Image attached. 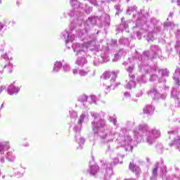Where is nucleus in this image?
<instances>
[{"instance_id":"obj_1","label":"nucleus","mask_w":180,"mask_h":180,"mask_svg":"<svg viewBox=\"0 0 180 180\" xmlns=\"http://www.w3.org/2000/svg\"><path fill=\"white\" fill-rule=\"evenodd\" d=\"M91 117L94 120L91 122L93 131L104 140L105 143H110V141H113L115 137H117L116 139L117 147H124L125 150H128L129 147L133 148V146L131 145L133 139H131L130 136L119 135L115 132L108 134V131L105 130L106 122L99 117V114L91 112Z\"/></svg>"},{"instance_id":"obj_2","label":"nucleus","mask_w":180,"mask_h":180,"mask_svg":"<svg viewBox=\"0 0 180 180\" xmlns=\"http://www.w3.org/2000/svg\"><path fill=\"white\" fill-rule=\"evenodd\" d=\"M134 136L136 137L137 141H141V139L145 134V141L149 146L154 144L155 140L161 136V132L160 130L153 128L148 129L147 125H139L138 128L134 130Z\"/></svg>"},{"instance_id":"obj_3","label":"nucleus","mask_w":180,"mask_h":180,"mask_svg":"<svg viewBox=\"0 0 180 180\" xmlns=\"http://www.w3.org/2000/svg\"><path fill=\"white\" fill-rule=\"evenodd\" d=\"M91 46H95V41L86 42L83 44H73L72 49L77 56V60H76V64L77 65H85L87 60L85 57H86V52L88 49H91Z\"/></svg>"},{"instance_id":"obj_4","label":"nucleus","mask_w":180,"mask_h":180,"mask_svg":"<svg viewBox=\"0 0 180 180\" xmlns=\"http://www.w3.org/2000/svg\"><path fill=\"white\" fill-rule=\"evenodd\" d=\"M101 20V22H108L110 20V17L107 14H103L100 18L98 17L89 18L86 22L84 24V28L82 32V34H86L89 31V26L91 25H96L98 20Z\"/></svg>"},{"instance_id":"obj_5","label":"nucleus","mask_w":180,"mask_h":180,"mask_svg":"<svg viewBox=\"0 0 180 180\" xmlns=\"http://www.w3.org/2000/svg\"><path fill=\"white\" fill-rule=\"evenodd\" d=\"M102 78L104 80L103 86L105 94H109L110 92V86H112V82H115L116 79V74L115 72L112 73L109 72H105L103 74Z\"/></svg>"},{"instance_id":"obj_6","label":"nucleus","mask_w":180,"mask_h":180,"mask_svg":"<svg viewBox=\"0 0 180 180\" xmlns=\"http://www.w3.org/2000/svg\"><path fill=\"white\" fill-rule=\"evenodd\" d=\"M99 176H103V180H110L113 176V169L108 165H104L103 168L100 169Z\"/></svg>"},{"instance_id":"obj_7","label":"nucleus","mask_w":180,"mask_h":180,"mask_svg":"<svg viewBox=\"0 0 180 180\" xmlns=\"http://www.w3.org/2000/svg\"><path fill=\"white\" fill-rule=\"evenodd\" d=\"M71 32H72V30L66 29L63 32H62L60 37L63 40H65V43L75 40V37L74 34H71Z\"/></svg>"},{"instance_id":"obj_8","label":"nucleus","mask_w":180,"mask_h":180,"mask_svg":"<svg viewBox=\"0 0 180 180\" xmlns=\"http://www.w3.org/2000/svg\"><path fill=\"white\" fill-rule=\"evenodd\" d=\"M168 133L169 134V139H172V140H173V142L172 143H169L170 147H172V146H176L180 151V136H178V134L176 132L172 131Z\"/></svg>"},{"instance_id":"obj_9","label":"nucleus","mask_w":180,"mask_h":180,"mask_svg":"<svg viewBox=\"0 0 180 180\" xmlns=\"http://www.w3.org/2000/svg\"><path fill=\"white\" fill-rule=\"evenodd\" d=\"M85 119H88V114H82L79 118L78 125L75 127L74 131L76 133H79L81 131L82 123H84V120H85Z\"/></svg>"},{"instance_id":"obj_10","label":"nucleus","mask_w":180,"mask_h":180,"mask_svg":"<svg viewBox=\"0 0 180 180\" xmlns=\"http://www.w3.org/2000/svg\"><path fill=\"white\" fill-rule=\"evenodd\" d=\"M20 91V87L19 86H15V83L11 84L8 87V95H18Z\"/></svg>"},{"instance_id":"obj_11","label":"nucleus","mask_w":180,"mask_h":180,"mask_svg":"<svg viewBox=\"0 0 180 180\" xmlns=\"http://www.w3.org/2000/svg\"><path fill=\"white\" fill-rule=\"evenodd\" d=\"M127 89H132V88H136V82L134 81V75H129V79L127 80V84L125 85Z\"/></svg>"},{"instance_id":"obj_12","label":"nucleus","mask_w":180,"mask_h":180,"mask_svg":"<svg viewBox=\"0 0 180 180\" xmlns=\"http://www.w3.org/2000/svg\"><path fill=\"white\" fill-rule=\"evenodd\" d=\"M158 74L162 75V77H160L158 79L159 82H165V77H168V75H169V72L167 69L159 70Z\"/></svg>"},{"instance_id":"obj_13","label":"nucleus","mask_w":180,"mask_h":180,"mask_svg":"<svg viewBox=\"0 0 180 180\" xmlns=\"http://www.w3.org/2000/svg\"><path fill=\"white\" fill-rule=\"evenodd\" d=\"M99 172H100L99 166L96 165H91L88 169L89 174H90V175H94V176L96 175V174H98V175H99Z\"/></svg>"},{"instance_id":"obj_14","label":"nucleus","mask_w":180,"mask_h":180,"mask_svg":"<svg viewBox=\"0 0 180 180\" xmlns=\"http://www.w3.org/2000/svg\"><path fill=\"white\" fill-rule=\"evenodd\" d=\"M179 75H180V69L177 68L175 70V72L173 76V79H174L176 85H177V86H180Z\"/></svg>"},{"instance_id":"obj_15","label":"nucleus","mask_w":180,"mask_h":180,"mask_svg":"<svg viewBox=\"0 0 180 180\" xmlns=\"http://www.w3.org/2000/svg\"><path fill=\"white\" fill-rule=\"evenodd\" d=\"M129 168L130 171H132V172H135L136 175H139V174L141 172L140 167L131 162H130Z\"/></svg>"},{"instance_id":"obj_16","label":"nucleus","mask_w":180,"mask_h":180,"mask_svg":"<svg viewBox=\"0 0 180 180\" xmlns=\"http://www.w3.org/2000/svg\"><path fill=\"white\" fill-rule=\"evenodd\" d=\"M11 146H9V142L8 141H4V142H1L0 143V153L4 154V150H8Z\"/></svg>"},{"instance_id":"obj_17","label":"nucleus","mask_w":180,"mask_h":180,"mask_svg":"<svg viewBox=\"0 0 180 180\" xmlns=\"http://www.w3.org/2000/svg\"><path fill=\"white\" fill-rule=\"evenodd\" d=\"M63 67V63L61 61H56L54 63L53 72H58Z\"/></svg>"},{"instance_id":"obj_18","label":"nucleus","mask_w":180,"mask_h":180,"mask_svg":"<svg viewBox=\"0 0 180 180\" xmlns=\"http://www.w3.org/2000/svg\"><path fill=\"white\" fill-rule=\"evenodd\" d=\"M154 112V107L153 105H148L143 108V113L146 115H151Z\"/></svg>"},{"instance_id":"obj_19","label":"nucleus","mask_w":180,"mask_h":180,"mask_svg":"<svg viewBox=\"0 0 180 180\" xmlns=\"http://www.w3.org/2000/svg\"><path fill=\"white\" fill-rule=\"evenodd\" d=\"M70 5L75 9L81 8V3L78 0H70Z\"/></svg>"},{"instance_id":"obj_20","label":"nucleus","mask_w":180,"mask_h":180,"mask_svg":"<svg viewBox=\"0 0 180 180\" xmlns=\"http://www.w3.org/2000/svg\"><path fill=\"white\" fill-rule=\"evenodd\" d=\"M6 159L10 162H13V161H15V160H16V156L15 155V154H13V153L8 152V153H7Z\"/></svg>"},{"instance_id":"obj_21","label":"nucleus","mask_w":180,"mask_h":180,"mask_svg":"<svg viewBox=\"0 0 180 180\" xmlns=\"http://www.w3.org/2000/svg\"><path fill=\"white\" fill-rule=\"evenodd\" d=\"M76 141L79 146H84L85 143V139L82 138L79 135L75 136Z\"/></svg>"},{"instance_id":"obj_22","label":"nucleus","mask_w":180,"mask_h":180,"mask_svg":"<svg viewBox=\"0 0 180 180\" xmlns=\"http://www.w3.org/2000/svg\"><path fill=\"white\" fill-rule=\"evenodd\" d=\"M88 72H89V69L86 68V69H79V75L80 77H85L86 75H88Z\"/></svg>"},{"instance_id":"obj_23","label":"nucleus","mask_w":180,"mask_h":180,"mask_svg":"<svg viewBox=\"0 0 180 180\" xmlns=\"http://www.w3.org/2000/svg\"><path fill=\"white\" fill-rule=\"evenodd\" d=\"M149 96H151L152 98H155L157 95H158V91H157V89L153 88L150 92L148 93Z\"/></svg>"},{"instance_id":"obj_24","label":"nucleus","mask_w":180,"mask_h":180,"mask_svg":"<svg viewBox=\"0 0 180 180\" xmlns=\"http://www.w3.org/2000/svg\"><path fill=\"white\" fill-rule=\"evenodd\" d=\"M158 171V164H156L155 167L153 169L152 174H153V176L150 177V180H153L155 176H157V172Z\"/></svg>"},{"instance_id":"obj_25","label":"nucleus","mask_w":180,"mask_h":180,"mask_svg":"<svg viewBox=\"0 0 180 180\" xmlns=\"http://www.w3.org/2000/svg\"><path fill=\"white\" fill-rule=\"evenodd\" d=\"M179 94L176 93V89H173L172 93H171V98H174V99H179Z\"/></svg>"},{"instance_id":"obj_26","label":"nucleus","mask_w":180,"mask_h":180,"mask_svg":"<svg viewBox=\"0 0 180 180\" xmlns=\"http://www.w3.org/2000/svg\"><path fill=\"white\" fill-rule=\"evenodd\" d=\"M122 53H123V50H121L117 53H115L112 61H117L118 60H120V56H122Z\"/></svg>"},{"instance_id":"obj_27","label":"nucleus","mask_w":180,"mask_h":180,"mask_svg":"<svg viewBox=\"0 0 180 180\" xmlns=\"http://www.w3.org/2000/svg\"><path fill=\"white\" fill-rule=\"evenodd\" d=\"M23 175H25V169H22L15 174V176H16L17 178H22Z\"/></svg>"},{"instance_id":"obj_28","label":"nucleus","mask_w":180,"mask_h":180,"mask_svg":"<svg viewBox=\"0 0 180 180\" xmlns=\"http://www.w3.org/2000/svg\"><path fill=\"white\" fill-rule=\"evenodd\" d=\"M102 56H98L97 58H95V60L94 61V65H99L101 63H102Z\"/></svg>"},{"instance_id":"obj_29","label":"nucleus","mask_w":180,"mask_h":180,"mask_svg":"<svg viewBox=\"0 0 180 180\" xmlns=\"http://www.w3.org/2000/svg\"><path fill=\"white\" fill-rule=\"evenodd\" d=\"M134 70V65H131V66H129L127 68V72H129V75L130 76H131V75H131V74H133V71Z\"/></svg>"},{"instance_id":"obj_30","label":"nucleus","mask_w":180,"mask_h":180,"mask_svg":"<svg viewBox=\"0 0 180 180\" xmlns=\"http://www.w3.org/2000/svg\"><path fill=\"white\" fill-rule=\"evenodd\" d=\"M78 101L84 103V102H86L88 101V97L85 95L81 96L80 97H79Z\"/></svg>"},{"instance_id":"obj_31","label":"nucleus","mask_w":180,"mask_h":180,"mask_svg":"<svg viewBox=\"0 0 180 180\" xmlns=\"http://www.w3.org/2000/svg\"><path fill=\"white\" fill-rule=\"evenodd\" d=\"M4 68H6V70H7V71H8V72H12V70L13 68V65H12L11 63H8V65H6Z\"/></svg>"},{"instance_id":"obj_32","label":"nucleus","mask_w":180,"mask_h":180,"mask_svg":"<svg viewBox=\"0 0 180 180\" xmlns=\"http://www.w3.org/2000/svg\"><path fill=\"white\" fill-rule=\"evenodd\" d=\"M70 117L71 119H77V117H78V114H77V112L71 110L70 111Z\"/></svg>"},{"instance_id":"obj_33","label":"nucleus","mask_w":180,"mask_h":180,"mask_svg":"<svg viewBox=\"0 0 180 180\" xmlns=\"http://www.w3.org/2000/svg\"><path fill=\"white\" fill-rule=\"evenodd\" d=\"M74 23H75L76 26L82 27V18H79L77 20H75L74 21Z\"/></svg>"},{"instance_id":"obj_34","label":"nucleus","mask_w":180,"mask_h":180,"mask_svg":"<svg viewBox=\"0 0 180 180\" xmlns=\"http://www.w3.org/2000/svg\"><path fill=\"white\" fill-rule=\"evenodd\" d=\"M63 68L65 72H68L71 70V68L70 67V65H68V64H65Z\"/></svg>"},{"instance_id":"obj_35","label":"nucleus","mask_w":180,"mask_h":180,"mask_svg":"<svg viewBox=\"0 0 180 180\" xmlns=\"http://www.w3.org/2000/svg\"><path fill=\"white\" fill-rule=\"evenodd\" d=\"M120 43H121V44H129V39L126 38H122L120 40Z\"/></svg>"},{"instance_id":"obj_36","label":"nucleus","mask_w":180,"mask_h":180,"mask_svg":"<svg viewBox=\"0 0 180 180\" xmlns=\"http://www.w3.org/2000/svg\"><path fill=\"white\" fill-rule=\"evenodd\" d=\"M136 11H137V7L134 6L127 11V13H129V15H130L131 13V12H136Z\"/></svg>"},{"instance_id":"obj_37","label":"nucleus","mask_w":180,"mask_h":180,"mask_svg":"<svg viewBox=\"0 0 180 180\" xmlns=\"http://www.w3.org/2000/svg\"><path fill=\"white\" fill-rule=\"evenodd\" d=\"M89 101L90 103H96V101H95V96H91L89 97Z\"/></svg>"},{"instance_id":"obj_38","label":"nucleus","mask_w":180,"mask_h":180,"mask_svg":"<svg viewBox=\"0 0 180 180\" xmlns=\"http://www.w3.org/2000/svg\"><path fill=\"white\" fill-rule=\"evenodd\" d=\"M158 79V77L155 75H153L151 77H150V81H152V82H154V81H157V79Z\"/></svg>"},{"instance_id":"obj_39","label":"nucleus","mask_w":180,"mask_h":180,"mask_svg":"<svg viewBox=\"0 0 180 180\" xmlns=\"http://www.w3.org/2000/svg\"><path fill=\"white\" fill-rule=\"evenodd\" d=\"M166 180H178V179L174 176H169L167 177Z\"/></svg>"},{"instance_id":"obj_40","label":"nucleus","mask_w":180,"mask_h":180,"mask_svg":"<svg viewBox=\"0 0 180 180\" xmlns=\"http://www.w3.org/2000/svg\"><path fill=\"white\" fill-rule=\"evenodd\" d=\"M116 164H119V159L117 158L114 159L112 163H110L111 165H116Z\"/></svg>"},{"instance_id":"obj_41","label":"nucleus","mask_w":180,"mask_h":180,"mask_svg":"<svg viewBox=\"0 0 180 180\" xmlns=\"http://www.w3.org/2000/svg\"><path fill=\"white\" fill-rule=\"evenodd\" d=\"M144 56L146 57V60H148V57L150 56V52L149 51H145L144 52Z\"/></svg>"},{"instance_id":"obj_42","label":"nucleus","mask_w":180,"mask_h":180,"mask_svg":"<svg viewBox=\"0 0 180 180\" xmlns=\"http://www.w3.org/2000/svg\"><path fill=\"white\" fill-rule=\"evenodd\" d=\"M109 120H110V122H112L113 123V124L116 125V119L110 117L109 118Z\"/></svg>"},{"instance_id":"obj_43","label":"nucleus","mask_w":180,"mask_h":180,"mask_svg":"<svg viewBox=\"0 0 180 180\" xmlns=\"http://www.w3.org/2000/svg\"><path fill=\"white\" fill-rule=\"evenodd\" d=\"M124 96L125 98H130V96H131L130 95V93H129V92H125V93H124Z\"/></svg>"},{"instance_id":"obj_44","label":"nucleus","mask_w":180,"mask_h":180,"mask_svg":"<svg viewBox=\"0 0 180 180\" xmlns=\"http://www.w3.org/2000/svg\"><path fill=\"white\" fill-rule=\"evenodd\" d=\"M4 26H5L4 22H0V32L4 29Z\"/></svg>"},{"instance_id":"obj_45","label":"nucleus","mask_w":180,"mask_h":180,"mask_svg":"<svg viewBox=\"0 0 180 180\" xmlns=\"http://www.w3.org/2000/svg\"><path fill=\"white\" fill-rule=\"evenodd\" d=\"M121 131L124 133V134H127V129L126 128H123Z\"/></svg>"},{"instance_id":"obj_46","label":"nucleus","mask_w":180,"mask_h":180,"mask_svg":"<svg viewBox=\"0 0 180 180\" xmlns=\"http://www.w3.org/2000/svg\"><path fill=\"white\" fill-rule=\"evenodd\" d=\"M143 95V91H140L139 94H136V98H140Z\"/></svg>"},{"instance_id":"obj_47","label":"nucleus","mask_w":180,"mask_h":180,"mask_svg":"<svg viewBox=\"0 0 180 180\" xmlns=\"http://www.w3.org/2000/svg\"><path fill=\"white\" fill-rule=\"evenodd\" d=\"M180 37V31L178 30L176 33V37Z\"/></svg>"},{"instance_id":"obj_48","label":"nucleus","mask_w":180,"mask_h":180,"mask_svg":"<svg viewBox=\"0 0 180 180\" xmlns=\"http://www.w3.org/2000/svg\"><path fill=\"white\" fill-rule=\"evenodd\" d=\"M73 74L74 75L78 74V70H77V69L73 70Z\"/></svg>"},{"instance_id":"obj_49","label":"nucleus","mask_w":180,"mask_h":180,"mask_svg":"<svg viewBox=\"0 0 180 180\" xmlns=\"http://www.w3.org/2000/svg\"><path fill=\"white\" fill-rule=\"evenodd\" d=\"M1 162H5V158H1Z\"/></svg>"},{"instance_id":"obj_50","label":"nucleus","mask_w":180,"mask_h":180,"mask_svg":"<svg viewBox=\"0 0 180 180\" xmlns=\"http://www.w3.org/2000/svg\"><path fill=\"white\" fill-rule=\"evenodd\" d=\"M148 42L153 41V39L149 37V38L148 39Z\"/></svg>"},{"instance_id":"obj_51","label":"nucleus","mask_w":180,"mask_h":180,"mask_svg":"<svg viewBox=\"0 0 180 180\" xmlns=\"http://www.w3.org/2000/svg\"><path fill=\"white\" fill-rule=\"evenodd\" d=\"M162 172H167V167H164V171H162Z\"/></svg>"},{"instance_id":"obj_52","label":"nucleus","mask_w":180,"mask_h":180,"mask_svg":"<svg viewBox=\"0 0 180 180\" xmlns=\"http://www.w3.org/2000/svg\"><path fill=\"white\" fill-rule=\"evenodd\" d=\"M103 61L104 63H106V61H109V59L105 60V58H103Z\"/></svg>"},{"instance_id":"obj_53","label":"nucleus","mask_w":180,"mask_h":180,"mask_svg":"<svg viewBox=\"0 0 180 180\" xmlns=\"http://www.w3.org/2000/svg\"><path fill=\"white\" fill-rule=\"evenodd\" d=\"M5 89V86H1L0 89L1 91H2V89Z\"/></svg>"},{"instance_id":"obj_54","label":"nucleus","mask_w":180,"mask_h":180,"mask_svg":"<svg viewBox=\"0 0 180 180\" xmlns=\"http://www.w3.org/2000/svg\"><path fill=\"white\" fill-rule=\"evenodd\" d=\"M139 60H141V61H143V57L141 56V57L139 58Z\"/></svg>"},{"instance_id":"obj_55","label":"nucleus","mask_w":180,"mask_h":180,"mask_svg":"<svg viewBox=\"0 0 180 180\" xmlns=\"http://www.w3.org/2000/svg\"><path fill=\"white\" fill-rule=\"evenodd\" d=\"M105 1H107V2H110V1H112V0H105Z\"/></svg>"},{"instance_id":"obj_56","label":"nucleus","mask_w":180,"mask_h":180,"mask_svg":"<svg viewBox=\"0 0 180 180\" xmlns=\"http://www.w3.org/2000/svg\"><path fill=\"white\" fill-rule=\"evenodd\" d=\"M0 4H2V0H0Z\"/></svg>"},{"instance_id":"obj_57","label":"nucleus","mask_w":180,"mask_h":180,"mask_svg":"<svg viewBox=\"0 0 180 180\" xmlns=\"http://www.w3.org/2000/svg\"><path fill=\"white\" fill-rule=\"evenodd\" d=\"M166 96H167V95H165V96H164V98H166Z\"/></svg>"},{"instance_id":"obj_58","label":"nucleus","mask_w":180,"mask_h":180,"mask_svg":"<svg viewBox=\"0 0 180 180\" xmlns=\"http://www.w3.org/2000/svg\"><path fill=\"white\" fill-rule=\"evenodd\" d=\"M2 106H4V104H1V108H2Z\"/></svg>"},{"instance_id":"obj_59","label":"nucleus","mask_w":180,"mask_h":180,"mask_svg":"<svg viewBox=\"0 0 180 180\" xmlns=\"http://www.w3.org/2000/svg\"><path fill=\"white\" fill-rule=\"evenodd\" d=\"M139 32H138V33H137V36H139Z\"/></svg>"},{"instance_id":"obj_60","label":"nucleus","mask_w":180,"mask_h":180,"mask_svg":"<svg viewBox=\"0 0 180 180\" xmlns=\"http://www.w3.org/2000/svg\"><path fill=\"white\" fill-rule=\"evenodd\" d=\"M26 146H29V143H27V145Z\"/></svg>"},{"instance_id":"obj_61","label":"nucleus","mask_w":180,"mask_h":180,"mask_svg":"<svg viewBox=\"0 0 180 180\" xmlns=\"http://www.w3.org/2000/svg\"><path fill=\"white\" fill-rule=\"evenodd\" d=\"M170 25H172L171 23H169V26H170Z\"/></svg>"},{"instance_id":"obj_62","label":"nucleus","mask_w":180,"mask_h":180,"mask_svg":"<svg viewBox=\"0 0 180 180\" xmlns=\"http://www.w3.org/2000/svg\"><path fill=\"white\" fill-rule=\"evenodd\" d=\"M127 2H129V0H127Z\"/></svg>"},{"instance_id":"obj_63","label":"nucleus","mask_w":180,"mask_h":180,"mask_svg":"<svg viewBox=\"0 0 180 180\" xmlns=\"http://www.w3.org/2000/svg\"><path fill=\"white\" fill-rule=\"evenodd\" d=\"M143 68V69H144V68Z\"/></svg>"}]
</instances>
